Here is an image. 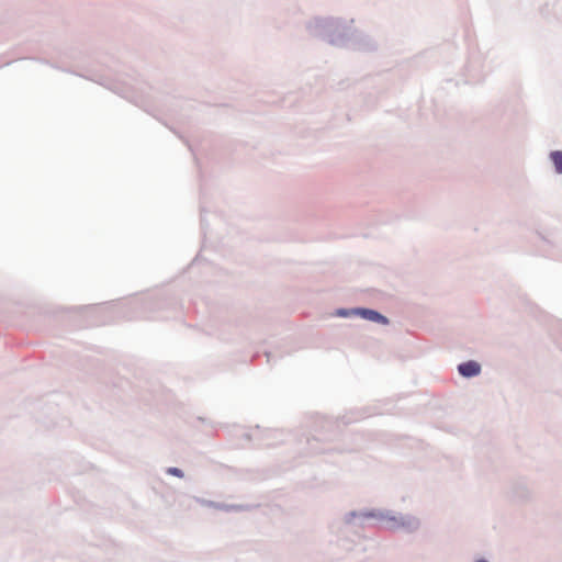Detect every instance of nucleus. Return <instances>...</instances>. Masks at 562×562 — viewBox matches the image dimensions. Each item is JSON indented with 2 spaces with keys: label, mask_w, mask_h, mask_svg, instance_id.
Masks as SVG:
<instances>
[{
  "label": "nucleus",
  "mask_w": 562,
  "mask_h": 562,
  "mask_svg": "<svg viewBox=\"0 0 562 562\" xmlns=\"http://www.w3.org/2000/svg\"><path fill=\"white\" fill-rule=\"evenodd\" d=\"M306 32L328 44L362 52L376 49V42L369 35L356 31L352 20L339 16H313L305 23Z\"/></svg>",
  "instance_id": "nucleus-1"
},
{
  "label": "nucleus",
  "mask_w": 562,
  "mask_h": 562,
  "mask_svg": "<svg viewBox=\"0 0 562 562\" xmlns=\"http://www.w3.org/2000/svg\"><path fill=\"white\" fill-rule=\"evenodd\" d=\"M369 519L379 521L383 528L392 532L402 531L412 535L416 533L422 527V520L416 515L386 508L351 510L344 515L342 522L347 526L363 527L364 521Z\"/></svg>",
  "instance_id": "nucleus-2"
},
{
  "label": "nucleus",
  "mask_w": 562,
  "mask_h": 562,
  "mask_svg": "<svg viewBox=\"0 0 562 562\" xmlns=\"http://www.w3.org/2000/svg\"><path fill=\"white\" fill-rule=\"evenodd\" d=\"M457 370L461 376L471 379L477 376L481 373L482 367L475 360H468L459 363Z\"/></svg>",
  "instance_id": "nucleus-3"
},
{
  "label": "nucleus",
  "mask_w": 562,
  "mask_h": 562,
  "mask_svg": "<svg viewBox=\"0 0 562 562\" xmlns=\"http://www.w3.org/2000/svg\"><path fill=\"white\" fill-rule=\"evenodd\" d=\"M357 311H359L358 316L362 317L363 319L382 325H387L390 323V319L386 316L382 315L380 312L375 310L357 307Z\"/></svg>",
  "instance_id": "nucleus-4"
},
{
  "label": "nucleus",
  "mask_w": 562,
  "mask_h": 562,
  "mask_svg": "<svg viewBox=\"0 0 562 562\" xmlns=\"http://www.w3.org/2000/svg\"><path fill=\"white\" fill-rule=\"evenodd\" d=\"M194 499H195L200 505H202V506H205V507H212V508H215V509H218V510H224V512H238V510H241V509H243V506H241V505H234V504L217 503V502L209 501V499L201 498V497H195Z\"/></svg>",
  "instance_id": "nucleus-5"
},
{
  "label": "nucleus",
  "mask_w": 562,
  "mask_h": 562,
  "mask_svg": "<svg viewBox=\"0 0 562 562\" xmlns=\"http://www.w3.org/2000/svg\"><path fill=\"white\" fill-rule=\"evenodd\" d=\"M549 159L552 162L557 173L562 175V150H553L549 154Z\"/></svg>",
  "instance_id": "nucleus-6"
},
{
  "label": "nucleus",
  "mask_w": 562,
  "mask_h": 562,
  "mask_svg": "<svg viewBox=\"0 0 562 562\" xmlns=\"http://www.w3.org/2000/svg\"><path fill=\"white\" fill-rule=\"evenodd\" d=\"M515 494L518 497L527 498L530 496V491H529L527 484L520 482L515 485Z\"/></svg>",
  "instance_id": "nucleus-7"
},
{
  "label": "nucleus",
  "mask_w": 562,
  "mask_h": 562,
  "mask_svg": "<svg viewBox=\"0 0 562 562\" xmlns=\"http://www.w3.org/2000/svg\"><path fill=\"white\" fill-rule=\"evenodd\" d=\"M359 314V311H357V307L355 308H337L335 311V316H338V317H350V316H355L357 315L358 316Z\"/></svg>",
  "instance_id": "nucleus-8"
},
{
  "label": "nucleus",
  "mask_w": 562,
  "mask_h": 562,
  "mask_svg": "<svg viewBox=\"0 0 562 562\" xmlns=\"http://www.w3.org/2000/svg\"><path fill=\"white\" fill-rule=\"evenodd\" d=\"M166 472H167V474L179 477V479H182L184 476L183 471L177 467L167 468Z\"/></svg>",
  "instance_id": "nucleus-9"
},
{
  "label": "nucleus",
  "mask_w": 562,
  "mask_h": 562,
  "mask_svg": "<svg viewBox=\"0 0 562 562\" xmlns=\"http://www.w3.org/2000/svg\"><path fill=\"white\" fill-rule=\"evenodd\" d=\"M475 562H488L486 559H479Z\"/></svg>",
  "instance_id": "nucleus-10"
}]
</instances>
